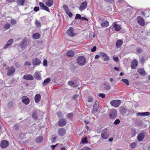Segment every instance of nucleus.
<instances>
[{
    "instance_id": "52",
    "label": "nucleus",
    "mask_w": 150,
    "mask_h": 150,
    "mask_svg": "<svg viewBox=\"0 0 150 150\" xmlns=\"http://www.w3.org/2000/svg\"><path fill=\"white\" fill-rule=\"evenodd\" d=\"M120 121L119 119H116L114 122V124L115 125H117L120 123Z\"/></svg>"
},
{
    "instance_id": "34",
    "label": "nucleus",
    "mask_w": 150,
    "mask_h": 150,
    "mask_svg": "<svg viewBox=\"0 0 150 150\" xmlns=\"http://www.w3.org/2000/svg\"><path fill=\"white\" fill-rule=\"evenodd\" d=\"M35 26L37 27L40 28L41 27V24L40 22L37 20L35 21Z\"/></svg>"
},
{
    "instance_id": "57",
    "label": "nucleus",
    "mask_w": 150,
    "mask_h": 150,
    "mask_svg": "<svg viewBox=\"0 0 150 150\" xmlns=\"http://www.w3.org/2000/svg\"><path fill=\"white\" fill-rule=\"evenodd\" d=\"M99 96L100 97H101L102 98H104L105 97V95L104 94L100 93L99 94Z\"/></svg>"
},
{
    "instance_id": "13",
    "label": "nucleus",
    "mask_w": 150,
    "mask_h": 150,
    "mask_svg": "<svg viewBox=\"0 0 150 150\" xmlns=\"http://www.w3.org/2000/svg\"><path fill=\"white\" fill-rule=\"evenodd\" d=\"M68 35L71 37L74 36L75 33H74V28L72 27H70L67 31Z\"/></svg>"
},
{
    "instance_id": "55",
    "label": "nucleus",
    "mask_w": 150,
    "mask_h": 150,
    "mask_svg": "<svg viewBox=\"0 0 150 150\" xmlns=\"http://www.w3.org/2000/svg\"><path fill=\"white\" fill-rule=\"evenodd\" d=\"M42 9L48 12H50V10L49 8L46 6H45L43 8H42Z\"/></svg>"
},
{
    "instance_id": "23",
    "label": "nucleus",
    "mask_w": 150,
    "mask_h": 150,
    "mask_svg": "<svg viewBox=\"0 0 150 150\" xmlns=\"http://www.w3.org/2000/svg\"><path fill=\"white\" fill-rule=\"evenodd\" d=\"M123 41L121 40H118L116 42V47L117 48L120 47L122 46V45L123 44Z\"/></svg>"
},
{
    "instance_id": "56",
    "label": "nucleus",
    "mask_w": 150,
    "mask_h": 150,
    "mask_svg": "<svg viewBox=\"0 0 150 150\" xmlns=\"http://www.w3.org/2000/svg\"><path fill=\"white\" fill-rule=\"evenodd\" d=\"M104 60L105 61H107L109 60L110 58L107 55L104 57Z\"/></svg>"
},
{
    "instance_id": "41",
    "label": "nucleus",
    "mask_w": 150,
    "mask_h": 150,
    "mask_svg": "<svg viewBox=\"0 0 150 150\" xmlns=\"http://www.w3.org/2000/svg\"><path fill=\"white\" fill-rule=\"evenodd\" d=\"M73 116V114L72 113H68L67 115V117L69 119H72Z\"/></svg>"
},
{
    "instance_id": "12",
    "label": "nucleus",
    "mask_w": 150,
    "mask_h": 150,
    "mask_svg": "<svg viewBox=\"0 0 150 150\" xmlns=\"http://www.w3.org/2000/svg\"><path fill=\"white\" fill-rule=\"evenodd\" d=\"M66 124V122L65 119H61L58 121V125L60 127L65 126Z\"/></svg>"
},
{
    "instance_id": "64",
    "label": "nucleus",
    "mask_w": 150,
    "mask_h": 150,
    "mask_svg": "<svg viewBox=\"0 0 150 150\" xmlns=\"http://www.w3.org/2000/svg\"><path fill=\"white\" fill-rule=\"evenodd\" d=\"M39 10V8L38 7H35L34 8V10L36 12L38 11Z\"/></svg>"
},
{
    "instance_id": "14",
    "label": "nucleus",
    "mask_w": 150,
    "mask_h": 150,
    "mask_svg": "<svg viewBox=\"0 0 150 150\" xmlns=\"http://www.w3.org/2000/svg\"><path fill=\"white\" fill-rule=\"evenodd\" d=\"M138 61L136 59L133 60L131 63V67L132 69H135L138 65Z\"/></svg>"
},
{
    "instance_id": "21",
    "label": "nucleus",
    "mask_w": 150,
    "mask_h": 150,
    "mask_svg": "<svg viewBox=\"0 0 150 150\" xmlns=\"http://www.w3.org/2000/svg\"><path fill=\"white\" fill-rule=\"evenodd\" d=\"M34 77L35 79L38 80H40L41 79V74L40 72L36 71L35 73Z\"/></svg>"
},
{
    "instance_id": "10",
    "label": "nucleus",
    "mask_w": 150,
    "mask_h": 150,
    "mask_svg": "<svg viewBox=\"0 0 150 150\" xmlns=\"http://www.w3.org/2000/svg\"><path fill=\"white\" fill-rule=\"evenodd\" d=\"M15 71V68L13 67H11L7 71V75L9 76L14 74Z\"/></svg>"
},
{
    "instance_id": "42",
    "label": "nucleus",
    "mask_w": 150,
    "mask_h": 150,
    "mask_svg": "<svg viewBox=\"0 0 150 150\" xmlns=\"http://www.w3.org/2000/svg\"><path fill=\"white\" fill-rule=\"evenodd\" d=\"M93 98L91 96H89L88 98V102H92L93 101Z\"/></svg>"
},
{
    "instance_id": "33",
    "label": "nucleus",
    "mask_w": 150,
    "mask_h": 150,
    "mask_svg": "<svg viewBox=\"0 0 150 150\" xmlns=\"http://www.w3.org/2000/svg\"><path fill=\"white\" fill-rule=\"evenodd\" d=\"M103 85L105 86L104 89L106 91H108L111 88V87L110 85L104 83L103 84Z\"/></svg>"
},
{
    "instance_id": "31",
    "label": "nucleus",
    "mask_w": 150,
    "mask_h": 150,
    "mask_svg": "<svg viewBox=\"0 0 150 150\" xmlns=\"http://www.w3.org/2000/svg\"><path fill=\"white\" fill-rule=\"evenodd\" d=\"M51 81L50 79L49 78H47L45 79L42 83V85L43 86H46Z\"/></svg>"
},
{
    "instance_id": "37",
    "label": "nucleus",
    "mask_w": 150,
    "mask_h": 150,
    "mask_svg": "<svg viewBox=\"0 0 150 150\" xmlns=\"http://www.w3.org/2000/svg\"><path fill=\"white\" fill-rule=\"evenodd\" d=\"M81 142L82 143H88V142L87 141V139L86 137H85L84 138H83L82 139Z\"/></svg>"
},
{
    "instance_id": "5",
    "label": "nucleus",
    "mask_w": 150,
    "mask_h": 150,
    "mask_svg": "<svg viewBox=\"0 0 150 150\" xmlns=\"http://www.w3.org/2000/svg\"><path fill=\"white\" fill-rule=\"evenodd\" d=\"M32 62L33 66H35L39 65L41 64V61L40 59L36 57L32 59Z\"/></svg>"
},
{
    "instance_id": "49",
    "label": "nucleus",
    "mask_w": 150,
    "mask_h": 150,
    "mask_svg": "<svg viewBox=\"0 0 150 150\" xmlns=\"http://www.w3.org/2000/svg\"><path fill=\"white\" fill-rule=\"evenodd\" d=\"M81 150H91V149L88 147L86 146L83 147L81 149Z\"/></svg>"
},
{
    "instance_id": "25",
    "label": "nucleus",
    "mask_w": 150,
    "mask_h": 150,
    "mask_svg": "<svg viewBox=\"0 0 150 150\" xmlns=\"http://www.w3.org/2000/svg\"><path fill=\"white\" fill-rule=\"evenodd\" d=\"M100 25L102 27H106L109 25V23L108 21L105 20L102 22Z\"/></svg>"
},
{
    "instance_id": "47",
    "label": "nucleus",
    "mask_w": 150,
    "mask_h": 150,
    "mask_svg": "<svg viewBox=\"0 0 150 150\" xmlns=\"http://www.w3.org/2000/svg\"><path fill=\"white\" fill-rule=\"evenodd\" d=\"M150 115V113L149 112H143V116H149Z\"/></svg>"
},
{
    "instance_id": "30",
    "label": "nucleus",
    "mask_w": 150,
    "mask_h": 150,
    "mask_svg": "<svg viewBox=\"0 0 150 150\" xmlns=\"http://www.w3.org/2000/svg\"><path fill=\"white\" fill-rule=\"evenodd\" d=\"M25 0H18L17 4L19 6H23L24 5Z\"/></svg>"
},
{
    "instance_id": "36",
    "label": "nucleus",
    "mask_w": 150,
    "mask_h": 150,
    "mask_svg": "<svg viewBox=\"0 0 150 150\" xmlns=\"http://www.w3.org/2000/svg\"><path fill=\"white\" fill-rule=\"evenodd\" d=\"M32 116L34 119H36L37 118V114L36 111H34L33 112Z\"/></svg>"
},
{
    "instance_id": "4",
    "label": "nucleus",
    "mask_w": 150,
    "mask_h": 150,
    "mask_svg": "<svg viewBox=\"0 0 150 150\" xmlns=\"http://www.w3.org/2000/svg\"><path fill=\"white\" fill-rule=\"evenodd\" d=\"M121 103L120 100H112L110 102V104L112 106L115 108L118 107Z\"/></svg>"
},
{
    "instance_id": "1",
    "label": "nucleus",
    "mask_w": 150,
    "mask_h": 150,
    "mask_svg": "<svg viewBox=\"0 0 150 150\" xmlns=\"http://www.w3.org/2000/svg\"><path fill=\"white\" fill-rule=\"evenodd\" d=\"M77 63L80 66H83L86 63L85 58L83 56L79 57L76 59Z\"/></svg>"
},
{
    "instance_id": "50",
    "label": "nucleus",
    "mask_w": 150,
    "mask_h": 150,
    "mask_svg": "<svg viewBox=\"0 0 150 150\" xmlns=\"http://www.w3.org/2000/svg\"><path fill=\"white\" fill-rule=\"evenodd\" d=\"M10 44H8L7 42H6V44L4 45V48L5 49H6L8 48V47L11 46Z\"/></svg>"
},
{
    "instance_id": "60",
    "label": "nucleus",
    "mask_w": 150,
    "mask_h": 150,
    "mask_svg": "<svg viewBox=\"0 0 150 150\" xmlns=\"http://www.w3.org/2000/svg\"><path fill=\"white\" fill-rule=\"evenodd\" d=\"M14 128L16 130H17L19 129V126L18 125H16L14 126Z\"/></svg>"
},
{
    "instance_id": "54",
    "label": "nucleus",
    "mask_w": 150,
    "mask_h": 150,
    "mask_svg": "<svg viewBox=\"0 0 150 150\" xmlns=\"http://www.w3.org/2000/svg\"><path fill=\"white\" fill-rule=\"evenodd\" d=\"M24 65L25 66L28 65L30 66L31 65V64L30 62L27 61L25 62Z\"/></svg>"
},
{
    "instance_id": "59",
    "label": "nucleus",
    "mask_w": 150,
    "mask_h": 150,
    "mask_svg": "<svg viewBox=\"0 0 150 150\" xmlns=\"http://www.w3.org/2000/svg\"><path fill=\"white\" fill-rule=\"evenodd\" d=\"M57 137H53L52 138V139L51 140L52 142L53 143L55 142H56V139H57Z\"/></svg>"
},
{
    "instance_id": "32",
    "label": "nucleus",
    "mask_w": 150,
    "mask_h": 150,
    "mask_svg": "<svg viewBox=\"0 0 150 150\" xmlns=\"http://www.w3.org/2000/svg\"><path fill=\"white\" fill-rule=\"evenodd\" d=\"M40 35L38 33H35L33 35V37L35 39H38L40 38Z\"/></svg>"
},
{
    "instance_id": "51",
    "label": "nucleus",
    "mask_w": 150,
    "mask_h": 150,
    "mask_svg": "<svg viewBox=\"0 0 150 150\" xmlns=\"http://www.w3.org/2000/svg\"><path fill=\"white\" fill-rule=\"evenodd\" d=\"M10 44H8L7 42H6V44L4 45V48L5 49H6L8 48V47L11 46Z\"/></svg>"
},
{
    "instance_id": "6",
    "label": "nucleus",
    "mask_w": 150,
    "mask_h": 150,
    "mask_svg": "<svg viewBox=\"0 0 150 150\" xmlns=\"http://www.w3.org/2000/svg\"><path fill=\"white\" fill-rule=\"evenodd\" d=\"M99 104L97 100H96L93 105V110L92 111V113L94 114L97 112L98 109Z\"/></svg>"
},
{
    "instance_id": "63",
    "label": "nucleus",
    "mask_w": 150,
    "mask_h": 150,
    "mask_svg": "<svg viewBox=\"0 0 150 150\" xmlns=\"http://www.w3.org/2000/svg\"><path fill=\"white\" fill-rule=\"evenodd\" d=\"M113 58L114 60L116 62H117L118 61H119V58L117 57H113Z\"/></svg>"
},
{
    "instance_id": "45",
    "label": "nucleus",
    "mask_w": 150,
    "mask_h": 150,
    "mask_svg": "<svg viewBox=\"0 0 150 150\" xmlns=\"http://www.w3.org/2000/svg\"><path fill=\"white\" fill-rule=\"evenodd\" d=\"M7 42L11 45L13 42V39H11L9 40Z\"/></svg>"
},
{
    "instance_id": "46",
    "label": "nucleus",
    "mask_w": 150,
    "mask_h": 150,
    "mask_svg": "<svg viewBox=\"0 0 150 150\" xmlns=\"http://www.w3.org/2000/svg\"><path fill=\"white\" fill-rule=\"evenodd\" d=\"M10 27V25L9 23H6L5 26V28L6 29H8Z\"/></svg>"
},
{
    "instance_id": "22",
    "label": "nucleus",
    "mask_w": 150,
    "mask_h": 150,
    "mask_svg": "<svg viewBox=\"0 0 150 150\" xmlns=\"http://www.w3.org/2000/svg\"><path fill=\"white\" fill-rule=\"evenodd\" d=\"M137 72L140 74L142 76H144L146 74L145 71L144 69L142 68H139L138 69Z\"/></svg>"
},
{
    "instance_id": "8",
    "label": "nucleus",
    "mask_w": 150,
    "mask_h": 150,
    "mask_svg": "<svg viewBox=\"0 0 150 150\" xmlns=\"http://www.w3.org/2000/svg\"><path fill=\"white\" fill-rule=\"evenodd\" d=\"M87 2L86 1L83 2L79 7V10L81 11L84 10L87 7Z\"/></svg>"
},
{
    "instance_id": "26",
    "label": "nucleus",
    "mask_w": 150,
    "mask_h": 150,
    "mask_svg": "<svg viewBox=\"0 0 150 150\" xmlns=\"http://www.w3.org/2000/svg\"><path fill=\"white\" fill-rule=\"evenodd\" d=\"M27 42V41L26 39H23L22 43L20 44V46L22 48H24L26 45Z\"/></svg>"
},
{
    "instance_id": "27",
    "label": "nucleus",
    "mask_w": 150,
    "mask_h": 150,
    "mask_svg": "<svg viewBox=\"0 0 150 150\" xmlns=\"http://www.w3.org/2000/svg\"><path fill=\"white\" fill-rule=\"evenodd\" d=\"M35 140L36 143H40L43 141V138L42 137L39 136L36 137Z\"/></svg>"
},
{
    "instance_id": "3",
    "label": "nucleus",
    "mask_w": 150,
    "mask_h": 150,
    "mask_svg": "<svg viewBox=\"0 0 150 150\" xmlns=\"http://www.w3.org/2000/svg\"><path fill=\"white\" fill-rule=\"evenodd\" d=\"M117 116V112L115 109H112L110 110L109 114V117L111 119L115 118Z\"/></svg>"
},
{
    "instance_id": "58",
    "label": "nucleus",
    "mask_w": 150,
    "mask_h": 150,
    "mask_svg": "<svg viewBox=\"0 0 150 150\" xmlns=\"http://www.w3.org/2000/svg\"><path fill=\"white\" fill-rule=\"evenodd\" d=\"M66 13L69 16V17H71L72 16V13L69 11H68L67 12H66Z\"/></svg>"
},
{
    "instance_id": "2",
    "label": "nucleus",
    "mask_w": 150,
    "mask_h": 150,
    "mask_svg": "<svg viewBox=\"0 0 150 150\" xmlns=\"http://www.w3.org/2000/svg\"><path fill=\"white\" fill-rule=\"evenodd\" d=\"M109 134L108 129L106 128L104 129L102 132L101 134L102 138L104 139H107L109 137Z\"/></svg>"
},
{
    "instance_id": "11",
    "label": "nucleus",
    "mask_w": 150,
    "mask_h": 150,
    "mask_svg": "<svg viewBox=\"0 0 150 150\" xmlns=\"http://www.w3.org/2000/svg\"><path fill=\"white\" fill-rule=\"evenodd\" d=\"M66 133V130L65 129L63 128H59L58 130V134L61 136H62L64 135Z\"/></svg>"
},
{
    "instance_id": "16",
    "label": "nucleus",
    "mask_w": 150,
    "mask_h": 150,
    "mask_svg": "<svg viewBox=\"0 0 150 150\" xmlns=\"http://www.w3.org/2000/svg\"><path fill=\"white\" fill-rule=\"evenodd\" d=\"M145 137V134L144 132H141L138 135L137 139L139 142L142 141L144 139Z\"/></svg>"
},
{
    "instance_id": "17",
    "label": "nucleus",
    "mask_w": 150,
    "mask_h": 150,
    "mask_svg": "<svg viewBox=\"0 0 150 150\" xmlns=\"http://www.w3.org/2000/svg\"><path fill=\"white\" fill-rule=\"evenodd\" d=\"M23 79L26 80H32L34 79V77L31 74H26L23 76Z\"/></svg>"
},
{
    "instance_id": "53",
    "label": "nucleus",
    "mask_w": 150,
    "mask_h": 150,
    "mask_svg": "<svg viewBox=\"0 0 150 150\" xmlns=\"http://www.w3.org/2000/svg\"><path fill=\"white\" fill-rule=\"evenodd\" d=\"M81 16L80 14H77L76 15V17H75V19H81Z\"/></svg>"
},
{
    "instance_id": "48",
    "label": "nucleus",
    "mask_w": 150,
    "mask_h": 150,
    "mask_svg": "<svg viewBox=\"0 0 150 150\" xmlns=\"http://www.w3.org/2000/svg\"><path fill=\"white\" fill-rule=\"evenodd\" d=\"M43 65L45 67H47V61L46 59H45L43 60Z\"/></svg>"
},
{
    "instance_id": "44",
    "label": "nucleus",
    "mask_w": 150,
    "mask_h": 150,
    "mask_svg": "<svg viewBox=\"0 0 150 150\" xmlns=\"http://www.w3.org/2000/svg\"><path fill=\"white\" fill-rule=\"evenodd\" d=\"M57 115L59 117H62V112L61 111H59L57 113Z\"/></svg>"
},
{
    "instance_id": "43",
    "label": "nucleus",
    "mask_w": 150,
    "mask_h": 150,
    "mask_svg": "<svg viewBox=\"0 0 150 150\" xmlns=\"http://www.w3.org/2000/svg\"><path fill=\"white\" fill-rule=\"evenodd\" d=\"M136 51L137 53L140 54L142 52V50L140 48L138 47L137 48Z\"/></svg>"
},
{
    "instance_id": "19",
    "label": "nucleus",
    "mask_w": 150,
    "mask_h": 150,
    "mask_svg": "<svg viewBox=\"0 0 150 150\" xmlns=\"http://www.w3.org/2000/svg\"><path fill=\"white\" fill-rule=\"evenodd\" d=\"M116 23V22H115L113 23V27L116 31H119L121 30V27L120 25Z\"/></svg>"
},
{
    "instance_id": "39",
    "label": "nucleus",
    "mask_w": 150,
    "mask_h": 150,
    "mask_svg": "<svg viewBox=\"0 0 150 150\" xmlns=\"http://www.w3.org/2000/svg\"><path fill=\"white\" fill-rule=\"evenodd\" d=\"M137 132L135 129H132V136L133 137L135 136L137 133Z\"/></svg>"
},
{
    "instance_id": "38",
    "label": "nucleus",
    "mask_w": 150,
    "mask_h": 150,
    "mask_svg": "<svg viewBox=\"0 0 150 150\" xmlns=\"http://www.w3.org/2000/svg\"><path fill=\"white\" fill-rule=\"evenodd\" d=\"M63 8L65 10L66 12L69 11V8L66 5H64L63 6Z\"/></svg>"
},
{
    "instance_id": "18",
    "label": "nucleus",
    "mask_w": 150,
    "mask_h": 150,
    "mask_svg": "<svg viewBox=\"0 0 150 150\" xmlns=\"http://www.w3.org/2000/svg\"><path fill=\"white\" fill-rule=\"evenodd\" d=\"M41 98V96L39 94H36L34 97L35 102L36 103H38L40 101Z\"/></svg>"
},
{
    "instance_id": "40",
    "label": "nucleus",
    "mask_w": 150,
    "mask_h": 150,
    "mask_svg": "<svg viewBox=\"0 0 150 150\" xmlns=\"http://www.w3.org/2000/svg\"><path fill=\"white\" fill-rule=\"evenodd\" d=\"M136 144L134 142L130 144V146L132 149L135 148L136 146Z\"/></svg>"
},
{
    "instance_id": "9",
    "label": "nucleus",
    "mask_w": 150,
    "mask_h": 150,
    "mask_svg": "<svg viewBox=\"0 0 150 150\" xmlns=\"http://www.w3.org/2000/svg\"><path fill=\"white\" fill-rule=\"evenodd\" d=\"M138 23L141 26H144L145 24V23L143 18L141 16H139L137 18Z\"/></svg>"
},
{
    "instance_id": "29",
    "label": "nucleus",
    "mask_w": 150,
    "mask_h": 150,
    "mask_svg": "<svg viewBox=\"0 0 150 150\" xmlns=\"http://www.w3.org/2000/svg\"><path fill=\"white\" fill-rule=\"evenodd\" d=\"M66 55L69 57H73L74 55V53L73 51H71L67 52Z\"/></svg>"
},
{
    "instance_id": "7",
    "label": "nucleus",
    "mask_w": 150,
    "mask_h": 150,
    "mask_svg": "<svg viewBox=\"0 0 150 150\" xmlns=\"http://www.w3.org/2000/svg\"><path fill=\"white\" fill-rule=\"evenodd\" d=\"M9 142L6 140H2L0 144V146L2 148L4 149L7 147L9 145Z\"/></svg>"
},
{
    "instance_id": "15",
    "label": "nucleus",
    "mask_w": 150,
    "mask_h": 150,
    "mask_svg": "<svg viewBox=\"0 0 150 150\" xmlns=\"http://www.w3.org/2000/svg\"><path fill=\"white\" fill-rule=\"evenodd\" d=\"M22 102L25 105H27L30 103L29 99L26 96H24L22 98Z\"/></svg>"
},
{
    "instance_id": "35",
    "label": "nucleus",
    "mask_w": 150,
    "mask_h": 150,
    "mask_svg": "<svg viewBox=\"0 0 150 150\" xmlns=\"http://www.w3.org/2000/svg\"><path fill=\"white\" fill-rule=\"evenodd\" d=\"M121 81L122 82H124L127 85H129V82L127 79H123L121 80Z\"/></svg>"
},
{
    "instance_id": "24",
    "label": "nucleus",
    "mask_w": 150,
    "mask_h": 150,
    "mask_svg": "<svg viewBox=\"0 0 150 150\" xmlns=\"http://www.w3.org/2000/svg\"><path fill=\"white\" fill-rule=\"evenodd\" d=\"M119 110L121 113L122 115L125 114L127 111L126 108L123 107H120L119 108Z\"/></svg>"
},
{
    "instance_id": "28",
    "label": "nucleus",
    "mask_w": 150,
    "mask_h": 150,
    "mask_svg": "<svg viewBox=\"0 0 150 150\" xmlns=\"http://www.w3.org/2000/svg\"><path fill=\"white\" fill-rule=\"evenodd\" d=\"M53 4V0H48L46 3V5L48 7H50Z\"/></svg>"
},
{
    "instance_id": "20",
    "label": "nucleus",
    "mask_w": 150,
    "mask_h": 150,
    "mask_svg": "<svg viewBox=\"0 0 150 150\" xmlns=\"http://www.w3.org/2000/svg\"><path fill=\"white\" fill-rule=\"evenodd\" d=\"M76 82L72 81H68V84L70 86L73 87H77L78 85L76 84Z\"/></svg>"
},
{
    "instance_id": "61",
    "label": "nucleus",
    "mask_w": 150,
    "mask_h": 150,
    "mask_svg": "<svg viewBox=\"0 0 150 150\" xmlns=\"http://www.w3.org/2000/svg\"><path fill=\"white\" fill-rule=\"evenodd\" d=\"M17 23V22L16 20L13 19L11 21V23L13 25L16 24Z\"/></svg>"
},
{
    "instance_id": "62",
    "label": "nucleus",
    "mask_w": 150,
    "mask_h": 150,
    "mask_svg": "<svg viewBox=\"0 0 150 150\" xmlns=\"http://www.w3.org/2000/svg\"><path fill=\"white\" fill-rule=\"evenodd\" d=\"M39 5H40V6L42 8H43V7L45 6L44 4L43 3L41 2H40L39 3Z\"/></svg>"
}]
</instances>
